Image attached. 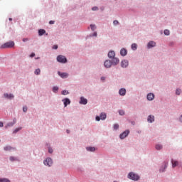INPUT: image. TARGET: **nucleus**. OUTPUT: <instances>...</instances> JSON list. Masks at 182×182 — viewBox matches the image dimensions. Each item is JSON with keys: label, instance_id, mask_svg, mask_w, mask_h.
<instances>
[{"label": "nucleus", "instance_id": "nucleus-14", "mask_svg": "<svg viewBox=\"0 0 182 182\" xmlns=\"http://www.w3.org/2000/svg\"><path fill=\"white\" fill-rule=\"evenodd\" d=\"M120 55L121 56H126V55H127V50L122 48L120 50Z\"/></svg>", "mask_w": 182, "mask_h": 182}, {"label": "nucleus", "instance_id": "nucleus-50", "mask_svg": "<svg viewBox=\"0 0 182 182\" xmlns=\"http://www.w3.org/2000/svg\"><path fill=\"white\" fill-rule=\"evenodd\" d=\"M9 21H12V18H9Z\"/></svg>", "mask_w": 182, "mask_h": 182}, {"label": "nucleus", "instance_id": "nucleus-29", "mask_svg": "<svg viewBox=\"0 0 182 182\" xmlns=\"http://www.w3.org/2000/svg\"><path fill=\"white\" fill-rule=\"evenodd\" d=\"M61 94L63 95L64 96H66V95H69V92L66 90H63Z\"/></svg>", "mask_w": 182, "mask_h": 182}, {"label": "nucleus", "instance_id": "nucleus-1", "mask_svg": "<svg viewBox=\"0 0 182 182\" xmlns=\"http://www.w3.org/2000/svg\"><path fill=\"white\" fill-rule=\"evenodd\" d=\"M128 178H129L130 180H133L134 181H137L140 179V176H139V175L134 173V172H130L128 174Z\"/></svg>", "mask_w": 182, "mask_h": 182}, {"label": "nucleus", "instance_id": "nucleus-21", "mask_svg": "<svg viewBox=\"0 0 182 182\" xmlns=\"http://www.w3.org/2000/svg\"><path fill=\"white\" fill-rule=\"evenodd\" d=\"M44 33H46V31L43 30V29H40L38 31V35L40 36H42V35H44Z\"/></svg>", "mask_w": 182, "mask_h": 182}, {"label": "nucleus", "instance_id": "nucleus-27", "mask_svg": "<svg viewBox=\"0 0 182 182\" xmlns=\"http://www.w3.org/2000/svg\"><path fill=\"white\" fill-rule=\"evenodd\" d=\"M156 150H161V149H163V146H161L160 144H157L156 146Z\"/></svg>", "mask_w": 182, "mask_h": 182}, {"label": "nucleus", "instance_id": "nucleus-42", "mask_svg": "<svg viewBox=\"0 0 182 182\" xmlns=\"http://www.w3.org/2000/svg\"><path fill=\"white\" fill-rule=\"evenodd\" d=\"M48 153H50V154L53 153V149H52L51 148H49Z\"/></svg>", "mask_w": 182, "mask_h": 182}, {"label": "nucleus", "instance_id": "nucleus-15", "mask_svg": "<svg viewBox=\"0 0 182 182\" xmlns=\"http://www.w3.org/2000/svg\"><path fill=\"white\" fill-rule=\"evenodd\" d=\"M63 102H64L65 107H66V106H68V105H70V100H69L68 98L64 99L63 100Z\"/></svg>", "mask_w": 182, "mask_h": 182}, {"label": "nucleus", "instance_id": "nucleus-26", "mask_svg": "<svg viewBox=\"0 0 182 182\" xmlns=\"http://www.w3.org/2000/svg\"><path fill=\"white\" fill-rule=\"evenodd\" d=\"M87 150L88 151H95V150H96V149L95 147H88V148H87Z\"/></svg>", "mask_w": 182, "mask_h": 182}, {"label": "nucleus", "instance_id": "nucleus-47", "mask_svg": "<svg viewBox=\"0 0 182 182\" xmlns=\"http://www.w3.org/2000/svg\"><path fill=\"white\" fill-rule=\"evenodd\" d=\"M92 36H97V33L95 32L92 35Z\"/></svg>", "mask_w": 182, "mask_h": 182}, {"label": "nucleus", "instance_id": "nucleus-38", "mask_svg": "<svg viewBox=\"0 0 182 182\" xmlns=\"http://www.w3.org/2000/svg\"><path fill=\"white\" fill-rule=\"evenodd\" d=\"M21 129H22V127H19V128L16 129L14 131V133H18V132H19V130H21Z\"/></svg>", "mask_w": 182, "mask_h": 182}, {"label": "nucleus", "instance_id": "nucleus-12", "mask_svg": "<svg viewBox=\"0 0 182 182\" xmlns=\"http://www.w3.org/2000/svg\"><path fill=\"white\" fill-rule=\"evenodd\" d=\"M114 56H116V53H114V51H109L108 53V58H109V59H113Z\"/></svg>", "mask_w": 182, "mask_h": 182}, {"label": "nucleus", "instance_id": "nucleus-32", "mask_svg": "<svg viewBox=\"0 0 182 182\" xmlns=\"http://www.w3.org/2000/svg\"><path fill=\"white\" fill-rule=\"evenodd\" d=\"M114 130H117L119 129V124H114Z\"/></svg>", "mask_w": 182, "mask_h": 182}, {"label": "nucleus", "instance_id": "nucleus-6", "mask_svg": "<svg viewBox=\"0 0 182 182\" xmlns=\"http://www.w3.org/2000/svg\"><path fill=\"white\" fill-rule=\"evenodd\" d=\"M129 133H130V132L129 130L124 132L122 134H121L119 135L120 139H126V137H127V136H129Z\"/></svg>", "mask_w": 182, "mask_h": 182}, {"label": "nucleus", "instance_id": "nucleus-22", "mask_svg": "<svg viewBox=\"0 0 182 182\" xmlns=\"http://www.w3.org/2000/svg\"><path fill=\"white\" fill-rule=\"evenodd\" d=\"M172 163V167H177V166H178V162L177 161H171Z\"/></svg>", "mask_w": 182, "mask_h": 182}, {"label": "nucleus", "instance_id": "nucleus-13", "mask_svg": "<svg viewBox=\"0 0 182 182\" xmlns=\"http://www.w3.org/2000/svg\"><path fill=\"white\" fill-rule=\"evenodd\" d=\"M147 122L149 123H153L154 122V116L153 115H149L147 118Z\"/></svg>", "mask_w": 182, "mask_h": 182}, {"label": "nucleus", "instance_id": "nucleus-7", "mask_svg": "<svg viewBox=\"0 0 182 182\" xmlns=\"http://www.w3.org/2000/svg\"><path fill=\"white\" fill-rule=\"evenodd\" d=\"M112 61H110V60H105V62L104 63V65L105 68H112Z\"/></svg>", "mask_w": 182, "mask_h": 182}, {"label": "nucleus", "instance_id": "nucleus-11", "mask_svg": "<svg viewBox=\"0 0 182 182\" xmlns=\"http://www.w3.org/2000/svg\"><path fill=\"white\" fill-rule=\"evenodd\" d=\"M147 46H148L149 49H150L151 48H154V46H156V42H154V41H149L148 43Z\"/></svg>", "mask_w": 182, "mask_h": 182}, {"label": "nucleus", "instance_id": "nucleus-24", "mask_svg": "<svg viewBox=\"0 0 182 182\" xmlns=\"http://www.w3.org/2000/svg\"><path fill=\"white\" fill-rule=\"evenodd\" d=\"M167 166H168V163H165L164 168V169H160L159 171L161 173H163L164 171V170H166V168H167Z\"/></svg>", "mask_w": 182, "mask_h": 182}, {"label": "nucleus", "instance_id": "nucleus-2", "mask_svg": "<svg viewBox=\"0 0 182 182\" xmlns=\"http://www.w3.org/2000/svg\"><path fill=\"white\" fill-rule=\"evenodd\" d=\"M15 46V43H14L13 41H10V42H7L5 43L4 44L1 45L0 46L1 49H6V48H14V46Z\"/></svg>", "mask_w": 182, "mask_h": 182}, {"label": "nucleus", "instance_id": "nucleus-40", "mask_svg": "<svg viewBox=\"0 0 182 182\" xmlns=\"http://www.w3.org/2000/svg\"><path fill=\"white\" fill-rule=\"evenodd\" d=\"M99 9V8H97V6H94L92 8V11H97Z\"/></svg>", "mask_w": 182, "mask_h": 182}, {"label": "nucleus", "instance_id": "nucleus-41", "mask_svg": "<svg viewBox=\"0 0 182 182\" xmlns=\"http://www.w3.org/2000/svg\"><path fill=\"white\" fill-rule=\"evenodd\" d=\"M114 25H119V21L117 20H115L113 21Z\"/></svg>", "mask_w": 182, "mask_h": 182}, {"label": "nucleus", "instance_id": "nucleus-34", "mask_svg": "<svg viewBox=\"0 0 182 182\" xmlns=\"http://www.w3.org/2000/svg\"><path fill=\"white\" fill-rule=\"evenodd\" d=\"M90 28L92 29V31H95L96 29V26L95 25H93V24H91L90 25Z\"/></svg>", "mask_w": 182, "mask_h": 182}, {"label": "nucleus", "instance_id": "nucleus-30", "mask_svg": "<svg viewBox=\"0 0 182 182\" xmlns=\"http://www.w3.org/2000/svg\"><path fill=\"white\" fill-rule=\"evenodd\" d=\"M18 159L14 157V156H10V161H16Z\"/></svg>", "mask_w": 182, "mask_h": 182}, {"label": "nucleus", "instance_id": "nucleus-17", "mask_svg": "<svg viewBox=\"0 0 182 182\" xmlns=\"http://www.w3.org/2000/svg\"><path fill=\"white\" fill-rule=\"evenodd\" d=\"M119 93L121 96H124L126 95V89L122 88L119 90Z\"/></svg>", "mask_w": 182, "mask_h": 182}, {"label": "nucleus", "instance_id": "nucleus-31", "mask_svg": "<svg viewBox=\"0 0 182 182\" xmlns=\"http://www.w3.org/2000/svg\"><path fill=\"white\" fill-rule=\"evenodd\" d=\"M41 74V69H36L35 70V75H40Z\"/></svg>", "mask_w": 182, "mask_h": 182}, {"label": "nucleus", "instance_id": "nucleus-46", "mask_svg": "<svg viewBox=\"0 0 182 182\" xmlns=\"http://www.w3.org/2000/svg\"><path fill=\"white\" fill-rule=\"evenodd\" d=\"M35 56V53H32L31 54V58H33Z\"/></svg>", "mask_w": 182, "mask_h": 182}, {"label": "nucleus", "instance_id": "nucleus-4", "mask_svg": "<svg viewBox=\"0 0 182 182\" xmlns=\"http://www.w3.org/2000/svg\"><path fill=\"white\" fill-rule=\"evenodd\" d=\"M43 163H44L45 166H48V167H50L52 166V164H53V161H52V159H50V158H47L44 161Z\"/></svg>", "mask_w": 182, "mask_h": 182}, {"label": "nucleus", "instance_id": "nucleus-10", "mask_svg": "<svg viewBox=\"0 0 182 182\" xmlns=\"http://www.w3.org/2000/svg\"><path fill=\"white\" fill-rule=\"evenodd\" d=\"M80 103V105H87V99H86L83 97H81Z\"/></svg>", "mask_w": 182, "mask_h": 182}, {"label": "nucleus", "instance_id": "nucleus-33", "mask_svg": "<svg viewBox=\"0 0 182 182\" xmlns=\"http://www.w3.org/2000/svg\"><path fill=\"white\" fill-rule=\"evenodd\" d=\"M164 35L168 36V35H170V31H168V30H165V31H164Z\"/></svg>", "mask_w": 182, "mask_h": 182}, {"label": "nucleus", "instance_id": "nucleus-43", "mask_svg": "<svg viewBox=\"0 0 182 182\" xmlns=\"http://www.w3.org/2000/svg\"><path fill=\"white\" fill-rule=\"evenodd\" d=\"M49 23H50V25H53V23H55V21H49Z\"/></svg>", "mask_w": 182, "mask_h": 182}, {"label": "nucleus", "instance_id": "nucleus-19", "mask_svg": "<svg viewBox=\"0 0 182 182\" xmlns=\"http://www.w3.org/2000/svg\"><path fill=\"white\" fill-rule=\"evenodd\" d=\"M4 150H5V151H11V150H14V148L11 146H6L4 148Z\"/></svg>", "mask_w": 182, "mask_h": 182}, {"label": "nucleus", "instance_id": "nucleus-53", "mask_svg": "<svg viewBox=\"0 0 182 182\" xmlns=\"http://www.w3.org/2000/svg\"><path fill=\"white\" fill-rule=\"evenodd\" d=\"M114 182H117V181H114Z\"/></svg>", "mask_w": 182, "mask_h": 182}, {"label": "nucleus", "instance_id": "nucleus-35", "mask_svg": "<svg viewBox=\"0 0 182 182\" xmlns=\"http://www.w3.org/2000/svg\"><path fill=\"white\" fill-rule=\"evenodd\" d=\"M181 93V90H180V89H177L176 90V95H180Z\"/></svg>", "mask_w": 182, "mask_h": 182}, {"label": "nucleus", "instance_id": "nucleus-37", "mask_svg": "<svg viewBox=\"0 0 182 182\" xmlns=\"http://www.w3.org/2000/svg\"><path fill=\"white\" fill-rule=\"evenodd\" d=\"M21 129H22V127H19V128L16 129L14 131V133H18V132H19V130H21Z\"/></svg>", "mask_w": 182, "mask_h": 182}, {"label": "nucleus", "instance_id": "nucleus-48", "mask_svg": "<svg viewBox=\"0 0 182 182\" xmlns=\"http://www.w3.org/2000/svg\"><path fill=\"white\" fill-rule=\"evenodd\" d=\"M179 120H180V122H181V123H182V115L180 117Z\"/></svg>", "mask_w": 182, "mask_h": 182}, {"label": "nucleus", "instance_id": "nucleus-8", "mask_svg": "<svg viewBox=\"0 0 182 182\" xmlns=\"http://www.w3.org/2000/svg\"><path fill=\"white\" fill-rule=\"evenodd\" d=\"M59 76H60V77H62V79H66L68 76L69 74L66 73H60V71L58 72Z\"/></svg>", "mask_w": 182, "mask_h": 182}, {"label": "nucleus", "instance_id": "nucleus-18", "mask_svg": "<svg viewBox=\"0 0 182 182\" xmlns=\"http://www.w3.org/2000/svg\"><path fill=\"white\" fill-rule=\"evenodd\" d=\"M147 99H148V100H153L154 99V94H153V93L148 94Z\"/></svg>", "mask_w": 182, "mask_h": 182}, {"label": "nucleus", "instance_id": "nucleus-36", "mask_svg": "<svg viewBox=\"0 0 182 182\" xmlns=\"http://www.w3.org/2000/svg\"><path fill=\"white\" fill-rule=\"evenodd\" d=\"M119 113L120 116H124V110H119Z\"/></svg>", "mask_w": 182, "mask_h": 182}, {"label": "nucleus", "instance_id": "nucleus-44", "mask_svg": "<svg viewBox=\"0 0 182 182\" xmlns=\"http://www.w3.org/2000/svg\"><path fill=\"white\" fill-rule=\"evenodd\" d=\"M53 49H58V45H54L53 46Z\"/></svg>", "mask_w": 182, "mask_h": 182}, {"label": "nucleus", "instance_id": "nucleus-28", "mask_svg": "<svg viewBox=\"0 0 182 182\" xmlns=\"http://www.w3.org/2000/svg\"><path fill=\"white\" fill-rule=\"evenodd\" d=\"M0 182H11V181L7 178H0Z\"/></svg>", "mask_w": 182, "mask_h": 182}, {"label": "nucleus", "instance_id": "nucleus-20", "mask_svg": "<svg viewBox=\"0 0 182 182\" xmlns=\"http://www.w3.org/2000/svg\"><path fill=\"white\" fill-rule=\"evenodd\" d=\"M112 59V65H117V63H119V60H118V58L114 57V58Z\"/></svg>", "mask_w": 182, "mask_h": 182}, {"label": "nucleus", "instance_id": "nucleus-25", "mask_svg": "<svg viewBox=\"0 0 182 182\" xmlns=\"http://www.w3.org/2000/svg\"><path fill=\"white\" fill-rule=\"evenodd\" d=\"M59 90V87H53V92H54V93H57V92Z\"/></svg>", "mask_w": 182, "mask_h": 182}, {"label": "nucleus", "instance_id": "nucleus-3", "mask_svg": "<svg viewBox=\"0 0 182 182\" xmlns=\"http://www.w3.org/2000/svg\"><path fill=\"white\" fill-rule=\"evenodd\" d=\"M57 60L60 63H66L68 62V60L66 59V57L63 56V55H58L57 57Z\"/></svg>", "mask_w": 182, "mask_h": 182}, {"label": "nucleus", "instance_id": "nucleus-52", "mask_svg": "<svg viewBox=\"0 0 182 182\" xmlns=\"http://www.w3.org/2000/svg\"><path fill=\"white\" fill-rule=\"evenodd\" d=\"M23 42H25V41H26V40H25V39H23Z\"/></svg>", "mask_w": 182, "mask_h": 182}, {"label": "nucleus", "instance_id": "nucleus-5", "mask_svg": "<svg viewBox=\"0 0 182 182\" xmlns=\"http://www.w3.org/2000/svg\"><path fill=\"white\" fill-rule=\"evenodd\" d=\"M107 116H106V114L105 113H103L102 112L99 116L96 117V120L97 122H100V119L101 120H105L106 119Z\"/></svg>", "mask_w": 182, "mask_h": 182}, {"label": "nucleus", "instance_id": "nucleus-45", "mask_svg": "<svg viewBox=\"0 0 182 182\" xmlns=\"http://www.w3.org/2000/svg\"><path fill=\"white\" fill-rule=\"evenodd\" d=\"M0 127H4V122H0Z\"/></svg>", "mask_w": 182, "mask_h": 182}, {"label": "nucleus", "instance_id": "nucleus-49", "mask_svg": "<svg viewBox=\"0 0 182 182\" xmlns=\"http://www.w3.org/2000/svg\"><path fill=\"white\" fill-rule=\"evenodd\" d=\"M105 79H106L105 77H101V80H105Z\"/></svg>", "mask_w": 182, "mask_h": 182}, {"label": "nucleus", "instance_id": "nucleus-39", "mask_svg": "<svg viewBox=\"0 0 182 182\" xmlns=\"http://www.w3.org/2000/svg\"><path fill=\"white\" fill-rule=\"evenodd\" d=\"M23 112H24V113H26V112H28V107H23Z\"/></svg>", "mask_w": 182, "mask_h": 182}, {"label": "nucleus", "instance_id": "nucleus-51", "mask_svg": "<svg viewBox=\"0 0 182 182\" xmlns=\"http://www.w3.org/2000/svg\"><path fill=\"white\" fill-rule=\"evenodd\" d=\"M67 133H69V130H67Z\"/></svg>", "mask_w": 182, "mask_h": 182}, {"label": "nucleus", "instance_id": "nucleus-9", "mask_svg": "<svg viewBox=\"0 0 182 182\" xmlns=\"http://www.w3.org/2000/svg\"><path fill=\"white\" fill-rule=\"evenodd\" d=\"M122 68H127L129 66V61L127 60H124L121 63Z\"/></svg>", "mask_w": 182, "mask_h": 182}, {"label": "nucleus", "instance_id": "nucleus-16", "mask_svg": "<svg viewBox=\"0 0 182 182\" xmlns=\"http://www.w3.org/2000/svg\"><path fill=\"white\" fill-rule=\"evenodd\" d=\"M4 97H6V99H14V96L12 94H8V93H5L4 95Z\"/></svg>", "mask_w": 182, "mask_h": 182}, {"label": "nucleus", "instance_id": "nucleus-23", "mask_svg": "<svg viewBox=\"0 0 182 182\" xmlns=\"http://www.w3.org/2000/svg\"><path fill=\"white\" fill-rule=\"evenodd\" d=\"M131 48L132 50H136V49H137V44L132 43Z\"/></svg>", "mask_w": 182, "mask_h": 182}]
</instances>
